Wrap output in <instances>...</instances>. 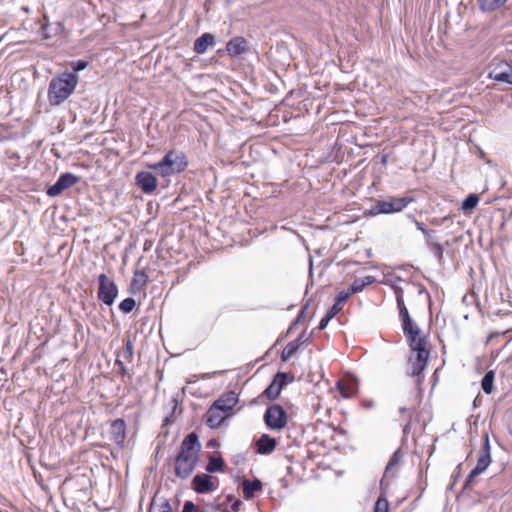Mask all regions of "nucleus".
I'll use <instances>...</instances> for the list:
<instances>
[{
	"mask_svg": "<svg viewBox=\"0 0 512 512\" xmlns=\"http://www.w3.org/2000/svg\"><path fill=\"white\" fill-rule=\"evenodd\" d=\"M511 331H512V329L506 330L505 334H508Z\"/></svg>",
	"mask_w": 512,
	"mask_h": 512,
	"instance_id": "nucleus-59",
	"label": "nucleus"
},
{
	"mask_svg": "<svg viewBox=\"0 0 512 512\" xmlns=\"http://www.w3.org/2000/svg\"><path fill=\"white\" fill-rule=\"evenodd\" d=\"M126 360H130L133 356V343L130 339L125 341L124 349L121 354H119Z\"/></svg>",
	"mask_w": 512,
	"mask_h": 512,
	"instance_id": "nucleus-38",
	"label": "nucleus"
},
{
	"mask_svg": "<svg viewBox=\"0 0 512 512\" xmlns=\"http://www.w3.org/2000/svg\"><path fill=\"white\" fill-rule=\"evenodd\" d=\"M238 400V395L234 391H228L215 400L213 404L230 414Z\"/></svg>",
	"mask_w": 512,
	"mask_h": 512,
	"instance_id": "nucleus-15",
	"label": "nucleus"
},
{
	"mask_svg": "<svg viewBox=\"0 0 512 512\" xmlns=\"http://www.w3.org/2000/svg\"><path fill=\"white\" fill-rule=\"evenodd\" d=\"M277 443L276 438L267 433H263L259 438L254 440L255 453L259 455H269L275 450Z\"/></svg>",
	"mask_w": 512,
	"mask_h": 512,
	"instance_id": "nucleus-12",
	"label": "nucleus"
},
{
	"mask_svg": "<svg viewBox=\"0 0 512 512\" xmlns=\"http://www.w3.org/2000/svg\"><path fill=\"white\" fill-rule=\"evenodd\" d=\"M263 421L270 431H281L287 425L288 415L281 405L272 404L266 408Z\"/></svg>",
	"mask_w": 512,
	"mask_h": 512,
	"instance_id": "nucleus-5",
	"label": "nucleus"
},
{
	"mask_svg": "<svg viewBox=\"0 0 512 512\" xmlns=\"http://www.w3.org/2000/svg\"><path fill=\"white\" fill-rule=\"evenodd\" d=\"M406 411H407V408H405V407H400L399 408V412L402 413V414L405 413Z\"/></svg>",
	"mask_w": 512,
	"mask_h": 512,
	"instance_id": "nucleus-57",
	"label": "nucleus"
},
{
	"mask_svg": "<svg viewBox=\"0 0 512 512\" xmlns=\"http://www.w3.org/2000/svg\"><path fill=\"white\" fill-rule=\"evenodd\" d=\"M81 180V177L71 173V172H64L61 173L55 183L53 184H47L46 185V194L49 197H57L61 195L64 191L67 189L73 187L75 184H77Z\"/></svg>",
	"mask_w": 512,
	"mask_h": 512,
	"instance_id": "nucleus-7",
	"label": "nucleus"
},
{
	"mask_svg": "<svg viewBox=\"0 0 512 512\" xmlns=\"http://www.w3.org/2000/svg\"><path fill=\"white\" fill-rule=\"evenodd\" d=\"M361 280L363 281L365 287L367 285L373 284L376 281L375 277L370 275L361 278Z\"/></svg>",
	"mask_w": 512,
	"mask_h": 512,
	"instance_id": "nucleus-48",
	"label": "nucleus"
},
{
	"mask_svg": "<svg viewBox=\"0 0 512 512\" xmlns=\"http://www.w3.org/2000/svg\"><path fill=\"white\" fill-rule=\"evenodd\" d=\"M294 380V376L291 373L278 371L274 376L272 381L277 384V387L281 388V390L286 386L288 383L292 382Z\"/></svg>",
	"mask_w": 512,
	"mask_h": 512,
	"instance_id": "nucleus-25",
	"label": "nucleus"
},
{
	"mask_svg": "<svg viewBox=\"0 0 512 512\" xmlns=\"http://www.w3.org/2000/svg\"><path fill=\"white\" fill-rule=\"evenodd\" d=\"M229 55L235 57L249 51L247 41L242 37H235L231 39L226 46Z\"/></svg>",
	"mask_w": 512,
	"mask_h": 512,
	"instance_id": "nucleus-17",
	"label": "nucleus"
},
{
	"mask_svg": "<svg viewBox=\"0 0 512 512\" xmlns=\"http://www.w3.org/2000/svg\"><path fill=\"white\" fill-rule=\"evenodd\" d=\"M110 440L118 447H123L126 439V422L122 418L115 419L110 425Z\"/></svg>",
	"mask_w": 512,
	"mask_h": 512,
	"instance_id": "nucleus-13",
	"label": "nucleus"
},
{
	"mask_svg": "<svg viewBox=\"0 0 512 512\" xmlns=\"http://www.w3.org/2000/svg\"><path fill=\"white\" fill-rule=\"evenodd\" d=\"M229 416L230 414L212 403L204 417L205 423L208 427L211 429H218Z\"/></svg>",
	"mask_w": 512,
	"mask_h": 512,
	"instance_id": "nucleus-11",
	"label": "nucleus"
},
{
	"mask_svg": "<svg viewBox=\"0 0 512 512\" xmlns=\"http://www.w3.org/2000/svg\"><path fill=\"white\" fill-rule=\"evenodd\" d=\"M402 458H403V454H402V451L400 448H398L397 450H395L393 452V454L391 455V457L385 467L384 475H383V478L381 479V484L383 483V481L386 477H392V478L395 477V475H396L395 469L400 464Z\"/></svg>",
	"mask_w": 512,
	"mask_h": 512,
	"instance_id": "nucleus-18",
	"label": "nucleus"
},
{
	"mask_svg": "<svg viewBox=\"0 0 512 512\" xmlns=\"http://www.w3.org/2000/svg\"><path fill=\"white\" fill-rule=\"evenodd\" d=\"M135 276H140L141 278H143V282L146 283L147 282V275L145 274V272L141 271V272H137L135 274Z\"/></svg>",
	"mask_w": 512,
	"mask_h": 512,
	"instance_id": "nucleus-50",
	"label": "nucleus"
},
{
	"mask_svg": "<svg viewBox=\"0 0 512 512\" xmlns=\"http://www.w3.org/2000/svg\"><path fill=\"white\" fill-rule=\"evenodd\" d=\"M188 164L189 162H154L148 164V168L153 170L157 178H168L184 171Z\"/></svg>",
	"mask_w": 512,
	"mask_h": 512,
	"instance_id": "nucleus-9",
	"label": "nucleus"
},
{
	"mask_svg": "<svg viewBox=\"0 0 512 512\" xmlns=\"http://www.w3.org/2000/svg\"><path fill=\"white\" fill-rule=\"evenodd\" d=\"M365 286H364V283L363 281L361 280V278H356L352 284L347 288V289H344L343 291L348 295V297L350 298L352 295L356 294V293H360L364 290Z\"/></svg>",
	"mask_w": 512,
	"mask_h": 512,
	"instance_id": "nucleus-32",
	"label": "nucleus"
},
{
	"mask_svg": "<svg viewBox=\"0 0 512 512\" xmlns=\"http://www.w3.org/2000/svg\"><path fill=\"white\" fill-rule=\"evenodd\" d=\"M335 316H333L332 314H330L328 311L326 312V314L321 318V320L319 321V324L317 326V329L318 330H324L329 322L334 318Z\"/></svg>",
	"mask_w": 512,
	"mask_h": 512,
	"instance_id": "nucleus-42",
	"label": "nucleus"
},
{
	"mask_svg": "<svg viewBox=\"0 0 512 512\" xmlns=\"http://www.w3.org/2000/svg\"><path fill=\"white\" fill-rule=\"evenodd\" d=\"M241 487H242L243 497L246 500H250L255 496V494L257 492L262 490L263 484L258 478H255L253 480L244 479L242 481Z\"/></svg>",
	"mask_w": 512,
	"mask_h": 512,
	"instance_id": "nucleus-16",
	"label": "nucleus"
},
{
	"mask_svg": "<svg viewBox=\"0 0 512 512\" xmlns=\"http://www.w3.org/2000/svg\"><path fill=\"white\" fill-rule=\"evenodd\" d=\"M313 272V259L309 258V275L311 276Z\"/></svg>",
	"mask_w": 512,
	"mask_h": 512,
	"instance_id": "nucleus-53",
	"label": "nucleus"
},
{
	"mask_svg": "<svg viewBox=\"0 0 512 512\" xmlns=\"http://www.w3.org/2000/svg\"><path fill=\"white\" fill-rule=\"evenodd\" d=\"M26 458H27L28 465L32 467V458H31V455L29 452H26Z\"/></svg>",
	"mask_w": 512,
	"mask_h": 512,
	"instance_id": "nucleus-54",
	"label": "nucleus"
},
{
	"mask_svg": "<svg viewBox=\"0 0 512 512\" xmlns=\"http://www.w3.org/2000/svg\"><path fill=\"white\" fill-rule=\"evenodd\" d=\"M299 346L296 344V342L290 341L282 350L281 353V360L283 362L288 361L292 356H294L298 350Z\"/></svg>",
	"mask_w": 512,
	"mask_h": 512,
	"instance_id": "nucleus-29",
	"label": "nucleus"
},
{
	"mask_svg": "<svg viewBox=\"0 0 512 512\" xmlns=\"http://www.w3.org/2000/svg\"><path fill=\"white\" fill-rule=\"evenodd\" d=\"M480 474H482L481 471H477V469L474 467L470 472L469 474L467 475L465 481H464V484H463V489L464 490H469L472 488V485L474 483V480L477 476H479Z\"/></svg>",
	"mask_w": 512,
	"mask_h": 512,
	"instance_id": "nucleus-36",
	"label": "nucleus"
},
{
	"mask_svg": "<svg viewBox=\"0 0 512 512\" xmlns=\"http://www.w3.org/2000/svg\"><path fill=\"white\" fill-rule=\"evenodd\" d=\"M281 388L277 387L274 381H271L270 384L265 388L262 395L267 397L269 400H276L281 394Z\"/></svg>",
	"mask_w": 512,
	"mask_h": 512,
	"instance_id": "nucleus-30",
	"label": "nucleus"
},
{
	"mask_svg": "<svg viewBox=\"0 0 512 512\" xmlns=\"http://www.w3.org/2000/svg\"><path fill=\"white\" fill-rule=\"evenodd\" d=\"M479 196L475 193H470L465 197V199L461 203V209L463 211H471L473 210L479 203Z\"/></svg>",
	"mask_w": 512,
	"mask_h": 512,
	"instance_id": "nucleus-27",
	"label": "nucleus"
},
{
	"mask_svg": "<svg viewBox=\"0 0 512 512\" xmlns=\"http://www.w3.org/2000/svg\"><path fill=\"white\" fill-rule=\"evenodd\" d=\"M413 200L409 196L389 197L388 199L378 200L365 214L374 217L380 214L398 213L403 211Z\"/></svg>",
	"mask_w": 512,
	"mask_h": 512,
	"instance_id": "nucleus-4",
	"label": "nucleus"
},
{
	"mask_svg": "<svg viewBox=\"0 0 512 512\" xmlns=\"http://www.w3.org/2000/svg\"><path fill=\"white\" fill-rule=\"evenodd\" d=\"M413 356L408 358V363L411 367V376H419L425 370L430 351L427 349V338L421 334L409 336L406 338Z\"/></svg>",
	"mask_w": 512,
	"mask_h": 512,
	"instance_id": "nucleus-2",
	"label": "nucleus"
},
{
	"mask_svg": "<svg viewBox=\"0 0 512 512\" xmlns=\"http://www.w3.org/2000/svg\"><path fill=\"white\" fill-rule=\"evenodd\" d=\"M214 43V36L210 33H204L194 43V51L197 54H203L209 46Z\"/></svg>",
	"mask_w": 512,
	"mask_h": 512,
	"instance_id": "nucleus-21",
	"label": "nucleus"
},
{
	"mask_svg": "<svg viewBox=\"0 0 512 512\" xmlns=\"http://www.w3.org/2000/svg\"><path fill=\"white\" fill-rule=\"evenodd\" d=\"M78 83V77L75 73H61L53 78L49 85V101L54 105H59L65 101L75 90Z\"/></svg>",
	"mask_w": 512,
	"mask_h": 512,
	"instance_id": "nucleus-3",
	"label": "nucleus"
},
{
	"mask_svg": "<svg viewBox=\"0 0 512 512\" xmlns=\"http://www.w3.org/2000/svg\"><path fill=\"white\" fill-rule=\"evenodd\" d=\"M312 336V333L307 335L306 330H303L298 337L293 340V342H296V344L300 347L302 344H309L310 338Z\"/></svg>",
	"mask_w": 512,
	"mask_h": 512,
	"instance_id": "nucleus-41",
	"label": "nucleus"
},
{
	"mask_svg": "<svg viewBox=\"0 0 512 512\" xmlns=\"http://www.w3.org/2000/svg\"><path fill=\"white\" fill-rule=\"evenodd\" d=\"M450 219V216H445L441 219V223H445L446 221H448Z\"/></svg>",
	"mask_w": 512,
	"mask_h": 512,
	"instance_id": "nucleus-56",
	"label": "nucleus"
},
{
	"mask_svg": "<svg viewBox=\"0 0 512 512\" xmlns=\"http://www.w3.org/2000/svg\"><path fill=\"white\" fill-rule=\"evenodd\" d=\"M310 305V300H308L303 306L302 308L300 309L297 317L294 319V321L290 324L288 330H287V335L292 333V331L303 321L304 319V316H305V313H306V310L307 308L309 307Z\"/></svg>",
	"mask_w": 512,
	"mask_h": 512,
	"instance_id": "nucleus-31",
	"label": "nucleus"
},
{
	"mask_svg": "<svg viewBox=\"0 0 512 512\" xmlns=\"http://www.w3.org/2000/svg\"><path fill=\"white\" fill-rule=\"evenodd\" d=\"M428 246L430 247V251L433 253V255L436 257L438 263L440 265H443L444 262V246L440 243H434L431 240L427 241Z\"/></svg>",
	"mask_w": 512,
	"mask_h": 512,
	"instance_id": "nucleus-28",
	"label": "nucleus"
},
{
	"mask_svg": "<svg viewBox=\"0 0 512 512\" xmlns=\"http://www.w3.org/2000/svg\"><path fill=\"white\" fill-rule=\"evenodd\" d=\"M225 466V461L221 455H209L208 463L205 467V470L207 471V473L211 475V473L224 472Z\"/></svg>",
	"mask_w": 512,
	"mask_h": 512,
	"instance_id": "nucleus-20",
	"label": "nucleus"
},
{
	"mask_svg": "<svg viewBox=\"0 0 512 512\" xmlns=\"http://www.w3.org/2000/svg\"><path fill=\"white\" fill-rule=\"evenodd\" d=\"M172 416H173V413H172L170 416H166V417L163 419L162 425H163V426L168 425V424L171 422V418H172Z\"/></svg>",
	"mask_w": 512,
	"mask_h": 512,
	"instance_id": "nucleus-51",
	"label": "nucleus"
},
{
	"mask_svg": "<svg viewBox=\"0 0 512 512\" xmlns=\"http://www.w3.org/2000/svg\"><path fill=\"white\" fill-rule=\"evenodd\" d=\"M349 299L348 295L342 290L334 298V304L328 309V312L336 316L342 310V305Z\"/></svg>",
	"mask_w": 512,
	"mask_h": 512,
	"instance_id": "nucleus-23",
	"label": "nucleus"
},
{
	"mask_svg": "<svg viewBox=\"0 0 512 512\" xmlns=\"http://www.w3.org/2000/svg\"><path fill=\"white\" fill-rule=\"evenodd\" d=\"M506 1L507 0H479V5L482 11L490 12L504 5Z\"/></svg>",
	"mask_w": 512,
	"mask_h": 512,
	"instance_id": "nucleus-26",
	"label": "nucleus"
},
{
	"mask_svg": "<svg viewBox=\"0 0 512 512\" xmlns=\"http://www.w3.org/2000/svg\"><path fill=\"white\" fill-rule=\"evenodd\" d=\"M219 445L220 444H219L218 440L215 438L210 439L206 444L207 448H217V447H219Z\"/></svg>",
	"mask_w": 512,
	"mask_h": 512,
	"instance_id": "nucleus-49",
	"label": "nucleus"
},
{
	"mask_svg": "<svg viewBox=\"0 0 512 512\" xmlns=\"http://www.w3.org/2000/svg\"><path fill=\"white\" fill-rule=\"evenodd\" d=\"M401 322V328L405 338L413 335L421 334L420 327L415 323L412 317L404 319Z\"/></svg>",
	"mask_w": 512,
	"mask_h": 512,
	"instance_id": "nucleus-22",
	"label": "nucleus"
},
{
	"mask_svg": "<svg viewBox=\"0 0 512 512\" xmlns=\"http://www.w3.org/2000/svg\"><path fill=\"white\" fill-rule=\"evenodd\" d=\"M491 463V446L489 442V434L485 432L483 445L480 449L479 456L475 468L482 473L488 468Z\"/></svg>",
	"mask_w": 512,
	"mask_h": 512,
	"instance_id": "nucleus-14",
	"label": "nucleus"
},
{
	"mask_svg": "<svg viewBox=\"0 0 512 512\" xmlns=\"http://www.w3.org/2000/svg\"><path fill=\"white\" fill-rule=\"evenodd\" d=\"M182 512H206L201 510L197 505L194 504L191 500H186L182 507Z\"/></svg>",
	"mask_w": 512,
	"mask_h": 512,
	"instance_id": "nucleus-40",
	"label": "nucleus"
},
{
	"mask_svg": "<svg viewBox=\"0 0 512 512\" xmlns=\"http://www.w3.org/2000/svg\"><path fill=\"white\" fill-rule=\"evenodd\" d=\"M461 466H462V464H458L457 467H456V470H458L457 474L456 475H452V477L454 478V482L457 480V478L460 475Z\"/></svg>",
	"mask_w": 512,
	"mask_h": 512,
	"instance_id": "nucleus-52",
	"label": "nucleus"
},
{
	"mask_svg": "<svg viewBox=\"0 0 512 512\" xmlns=\"http://www.w3.org/2000/svg\"><path fill=\"white\" fill-rule=\"evenodd\" d=\"M494 378L495 372L493 370L487 371L482 380H481V388L486 394H491L494 389Z\"/></svg>",
	"mask_w": 512,
	"mask_h": 512,
	"instance_id": "nucleus-24",
	"label": "nucleus"
},
{
	"mask_svg": "<svg viewBox=\"0 0 512 512\" xmlns=\"http://www.w3.org/2000/svg\"><path fill=\"white\" fill-rule=\"evenodd\" d=\"M119 356L120 355H118L116 360H115V365L119 367V373L121 375H125L127 373V369H126L123 361L119 359Z\"/></svg>",
	"mask_w": 512,
	"mask_h": 512,
	"instance_id": "nucleus-45",
	"label": "nucleus"
},
{
	"mask_svg": "<svg viewBox=\"0 0 512 512\" xmlns=\"http://www.w3.org/2000/svg\"><path fill=\"white\" fill-rule=\"evenodd\" d=\"M201 451L199 436L195 432L187 434L180 443L174 460V474L181 480L188 479L194 472Z\"/></svg>",
	"mask_w": 512,
	"mask_h": 512,
	"instance_id": "nucleus-1",
	"label": "nucleus"
},
{
	"mask_svg": "<svg viewBox=\"0 0 512 512\" xmlns=\"http://www.w3.org/2000/svg\"><path fill=\"white\" fill-rule=\"evenodd\" d=\"M31 325H32V324H31V322H29V323H28V328H29V330H30V329H31V327H32Z\"/></svg>",
	"mask_w": 512,
	"mask_h": 512,
	"instance_id": "nucleus-58",
	"label": "nucleus"
},
{
	"mask_svg": "<svg viewBox=\"0 0 512 512\" xmlns=\"http://www.w3.org/2000/svg\"><path fill=\"white\" fill-rule=\"evenodd\" d=\"M336 388L337 390L340 392V394L344 397V398H350L352 397L355 392H356V389L355 387H352L350 389H348V387L342 383V382H338L336 384Z\"/></svg>",
	"mask_w": 512,
	"mask_h": 512,
	"instance_id": "nucleus-37",
	"label": "nucleus"
},
{
	"mask_svg": "<svg viewBox=\"0 0 512 512\" xmlns=\"http://www.w3.org/2000/svg\"><path fill=\"white\" fill-rule=\"evenodd\" d=\"M394 293H395V298H396V303H397V308L399 310V319L400 321L404 320V319H407V318H410V314H409V311L404 303V291H403V288L400 287V286H395L394 287Z\"/></svg>",
	"mask_w": 512,
	"mask_h": 512,
	"instance_id": "nucleus-19",
	"label": "nucleus"
},
{
	"mask_svg": "<svg viewBox=\"0 0 512 512\" xmlns=\"http://www.w3.org/2000/svg\"><path fill=\"white\" fill-rule=\"evenodd\" d=\"M218 484L214 482L213 477L209 473H198L191 481V488L197 494H209L214 492Z\"/></svg>",
	"mask_w": 512,
	"mask_h": 512,
	"instance_id": "nucleus-10",
	"label": "nucleus"
},
{
	"mask_svg": "<svg viewBox=\"0 0 512 512\" xmlns=\"http://www.w3.org/2000/svg\"><path fill=\"white\" fill-rule=\"evenodd\" d=\"M409 218L414 222L416 228L423 233V235L427 238V241L430 240L431 231L427 230L423 223L417 221L415 216L409 215Z\"/></svg>",
	"mask_w": 512,
	"mask_h": 512,
	"instance_id": "nucleus-39",
	"label": "nucleus"
},
{
	"mask_svg": "<svg viewBox=\"0 0 512 512\" xmlns=\"http://www.w3.org/2000/svg\"><path fill=\"white\" fill-rule=\"evenodd\" d=\"M226 500H227L228 502H231V503H232V502H233L234 500H236V499L234 498V496H233V495L228 494V495L226 496Z\"/></svg>",
	"mask_w": 512,
	"mask_h": 512,
	"instance_id": "nucleus-55",
	"label": "nucleus"
},
{
	"mask_svg": "<svg viewBox=\"0 0 512 512\" xmlns=\"http://www.w3.org/2000/svg\"><path fill=\"white\" fill-rule=\"evenodd\" d=\"M372 403H367L366 407H371Z\"/></svg>",
	"mask_w": 512,
	"mask_h": 512,
	"instance_id": "nucleus-60",
	"label": "nucleus"
},
{
	"mask_svg": "<svg viewBox=\"0 0 512 512\" xmlns=\"http://www.w3.org/2000/svg\"><path fill=\"white\" fill-rule=\"evenodd\" d=\"M86 67H87L86 61L80 60V61L72 63V68H73L74 72L84 70Z\"/></svg>",
	"mask_w": 512,
	"mask_h": 512,
	"instance_id": "nucleus-43",
	"label": "nucleus"
},
{
	"mask_svg": "<svg viewBox=\"0 0 512 512\" xmlns=\"http://www.w3.org/2000/svg\"><path fill=\"white\" fill-rule=\"evenodd\" d=\"M135 307H136V300L133 297L125 298L118 305L119 310L121 312H123L124 314H128V313L132 312Z\"/></svg>",
	"mask_w": 512,
	"mask_h": 512,
	"instance_id": "nucleus-33",
	"label": "nucleus"
},
{
	"mask_svg": "<svg viewBox=\"0 0 512 512\" xmlns=\"http://www.w3.org/2000/svg\"><path fill=\"white\" fill-rule=\"evenodd\" d=\"M490 77L499 82L512 84V69L509 68L507 71L501 73L492 72L490 73Z\"/></svg>",
	"mask_w": 512,
	"mask_h": 512,
	"instance_id": "nucleus-34",
	"label": "nucleus"
},
{
	"mask_svg": "<svg viewBox=\"0 0 512 512\" xmlns=\"http://www.w3.org/2000/svg\"><path fill=\"white\" fill-rule=\"evenodd\" d=\"M134 184L146 195H152L158 186V180L153 170L148 168L138 171L134 178Z\"/></svg>",
	"mask_w": 512,
	"mask_h": 512,
	"instance_id": "nucleus-8",
	"label": "nucleus"
},
{
	"mask_svg": "<svg viewBox=\"0 0 512 512\" xmlns=\"http://www.w3.org/2000/svg\"><path fill=\"white\" fill-rule=\"evenodd\" d=\"M389 502L383 495L379 496L373 507V512H388Z\"/></svg>",
	"mask_w": 512,
	"mask_h": 512,
	"instance_id": "nucleus-35",
	"label": "nucleus"
},
{
	"mask_svg": "<svg viewBox=\"0 0 512 512\" xmlns=\"http://www.w3.org/2000/svg\"><path fill=\"white\" fill-rule=\"evenodd\" d=\"M241 505L242 501L236 499L231 503L230 510H225L224 512H238L240 510Z\"/></svg>",
	"mask_w": 512,
	"mask_h": 512,
	"instance_id": "nucleus-44",
	"label": "nucleus"
},
{
	"mask_svg": "<svg viewBox=\"0 0 512 512\" xmlns=\"http://www.w3.org/2000/svg\"><path fill=\"white\" fill-rule=\"evenodd\" d=\"M181 156L179 154L174 153L173 151L167 153L162 160L168 161V160H179Z\"/></svg>",
	"mask_w": 512,
	"mask_h": 512,
	"instance_id": "nucleus-46",
	"label": "nucleus"
},
{
	"mask_svg": "<svg viewBox=\"0 0 512 512\" xmlns=\"http://www.w3.org/2000/svg\"><path fill=\"white\" fill-rule=\"evenodd\" d=\"M160 512H173L172 506L168 500H165L160 506Z\"/></svg>",
	"mask_w": 512,
	"mask_h": 512,
	"instance_id": "nucleus-47",
	"label": "nucleus"
},
{
	"mask_svg": "<svg viewBox=\"0 0 512 512\" xmlns=\"http://www.w3.org/2000/svg\"><path fill=\"white\" fill-rule=\"evenodd\" d=\"M98 283L97 297L99 301L107 306L113 305L119 293L116 283L104 273L98 276Z\"/></svg>",
	"mask_w": 512,
	"mask_h": 512,
	"instance_id": "nucleus-6",
	"label": "nucleus"
}]
</instances>
